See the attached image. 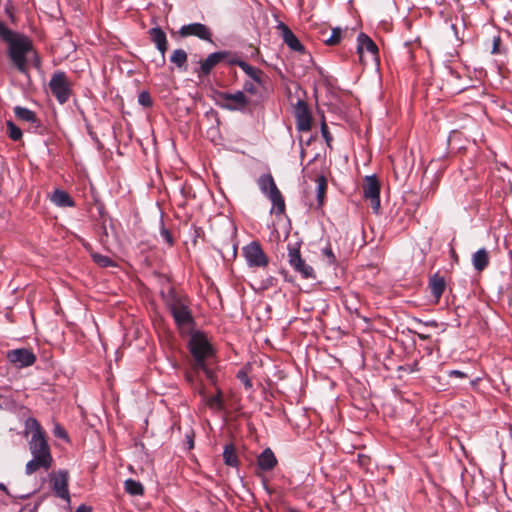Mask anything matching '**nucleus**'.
<instances>
[{"label":"nucleus","mask_w":512,"mask_h":512,"mask_svg":"<svg viewBox=\"0 0 512 512\" xmlns=\"http://www.w3.org/2000/svg\"><path fill=\"white\" fill-rule=\"evenodd\" d=\"M14 113L19 120L36 124V126L39 125V120L36 114L28 108L16 106L14 108Z\"/></svg>","instance_id":"obj_24"},{"label":"nucleus","mask_w":512,"mask_h":512,"mask_svg":"<svg viewBox=\"0 0 512 512\" xmlns=\"http://www.w3.org/2000/svg\"><path fill=\"white\" fill-rule=\"evenodd\" d=\"M317 183V201L318 206L321 207L324 204L325 195L327 191V179L324 175H319L316 178Z\"/></svg>","instance_id":"obj_28"},{"label":"nucleus","mask_w":512,"mask_h":512,"mask_svg":"<svg viewBox=\"0 0 512 512\" xmlns=\"http://www.w3.org/2000/svg\"><path fill=\"white\" fill-rule=\"evenodd\" d=\"M238 66L251 78L258 86L266 88L268 76L259 68L254 67L247 62H239Z\"/></svg>","instance_id":"obj_19"},{"label":"nucleus","mask_w":512,"mask_h":512,"mask_svg":"<svg viewBox=\"0 0 512 512\" xmlns=\"http://www.w3.org/2000/svg\"><path fill=\"white\" fill-rule=\"evenodd\" d=\"M138 102L143 107L149 108L153 105L152 98L148 91H142L138 96Z\"/></svg>","instance_id":"obj_35"},{"label":"nucleus","mask_w":512,"mask_h":512,"mask_svg":"<svg viewBox=\"0 0 512 512\" xmlns=\"http://www.w3.org/2000/svg\"><path fill=\"white\" fill-rule=\"evenodd\" d=\"M160 235L161 237L163 238V240L169 245V246H172L173 243H174V240H173V237L170 233L169 230H167L166 228H162L161 229V232H160Z\"/></svg>","instance_id":"obj_38"},{"label":"nucleus","mask_w":512,"mask_h":512,"mask_svg":"<svg viewBox=\"0 0 512 512\" xmlns=\"http://www.w3.org/2000/svg\"><path fill=\"white\" fill-rule=\"evenodd\" d=\"M53 435L56 437V438H59V439H63L65 441H68L69 440V437H68V434H67V431L65 430V428L58 422H55L54 423V428H53Z\"/></svg>","instance_id":"obj_34"},{"label":"nucleus","mask_w":512,"mask_h":512,"mask_svg":"<svg viewBox=\"0 0 512 512\" xmlns=\"http://www.w3.org/2000/svg\"><path fill=\"white\" fill-rule=\"evenodd\" d=\"M490 263V254L486 248L477 250L472 255V265L478 272L484 271Z\"/></svg>","instance_id":"obj_22"},{"label":"nucleus","mask_w":512,"mask_h":512,"mask_svg":"<svg viewBox=\"0 0 512 512\" xmlns=\"http://www.w3.org/2000/svg\"><path fill=\"white\" fill-rule=\"evenodd\" d=\"M49 88L60 104H65L72 94V84L63 71H56L51 76Z\"/></svg>","instance_id":"obj_8"},{"label":"nucleus","mask_w":512,"mask_h":512,"mask_svg":"<svg viewBox=\"0 0 512 512\" xmlns=\"http://www.w3.org/2000/svg\"><path fill=\"white\" fill-rule=\"evenodd\" d=\"M206 403L210 409L220 411L224 408L222 391L217 388V394L206 399Z\"/></svg>","instance_id":"obj_30"},{"label":"nucleus","mask_w":512,"mask_h":512,"mask_svg":"<svg viewBox=\"0 0 512 512\" xmlns=\"http://www.w3.org/2000/svg\"><path fill=\"white\" fill-rule=\"evenodd\" d=\"M296 127L300 132H308L312 127V116L305 101L299 100L295 105Z\"/></svg>","instance_id":"obj_14"},{"label":"nucleus","mask_w":512,"mask_h":512,"mask_svg":"<svg viewBox=\"0 0 512 512\" xmlns=\"http://www.w3.org/2000/svg\"><path fill=\"white\" fill-rule=\"evenodd\" d=\"M239 62H244V61L239 59V58H233V59L229 60V64H231V65H237L238 66Z\"/></svg>","instance_id":"obj_46"},{"label":"nucleus","mask_w":512,"mask_h":512,"mask_svg":"<svg viewBox=\"0 0 512 512\" xmlns=\"http://www.w3.org/2000/svg\"><path fill=\"white\" fill-rule=\"evenodd\" d=\"M217 104L228 111L241 112L243 114L252 113L256 103L252 101L244 91H236L234 93L218 91Z\"/></svg>","instance_id":"obj_5"},{"label":"nucleus","mask_w":512,"mask_h":512,"mask_svg":"<svg viewBox=\"0 0 512 512\" xmlns=\"http://www.w3.org/2000/svg\"><path fill=\"white\" fill-rule=\"evenodd\" d=\"M188 348L192 356V369L195 372L202 370L207 379L215 384V372L208 366V361L214 357L215 350L207 337L201 332L192 334L188 342Z\"/></svg>","instance_id":"obj_2"},{"label":"nucleus","mask_w":512,"mask_h":512,"mask_svg":"<svg viewBox=\"0 0 512 512\" xmlns=\"http://www.w3.org/2000/svg\"><path fill=\"white\" fill-rule=\"evenodd\" d=\"M7 125V134L13 141H19L22 138V131L21 129L15 125L14 122L11 120H8L6 122Z\"/></svg>","instance_id":"obj_31"},{"label":"nucleus","mask_w":512,"mask_h":512,"mask_svg":"<svg viewBox=\"0 0 512 512\" xmlns=\"http://www.w3.org/2000/svg\"><path fill=\"white\" fill-rule=\"evenodd\" d=\"M92 258L94 262L100 265L101 267H109L113 265V260L107 256L98 253H93Z\"/></svg>","instance_id":"obj_33"},{"label":"nucleus","mask_w":512,"mask_h":512,"mask_svg":"<svg viewBox=\"0 0 512 512\" xmlns=\"http://www.w3.org/2000/svg\"><path fill=\"white\" fill-rule=\"evenodd\" d=\"M188 437V444H189V449H192L194 447V442H193V439L190 438L189 436Z\"/></svg>","instance_id":"obj_47"},{"label":"nucleus","mask_w":512,"mask_h":512,"mask_svg":"<svg viewBox=\"0 0 512 512\" xmlns=\"http://www.w3.org/2000/svg\"><path fill=\"white\" fill-rule=\"evenodd\" d=\"M92 509L89 506L86 505H80L75 512H91Z\"/></svg>","instance_id":"obj_44"},{"label":"nucleus","mask_w":512,"mask_h":512,"mask_svg":"<svg viewBox=\"0 0 512 512\" xmlns=\"http://www.w3.org/2000/svg\"><path fill=\"white\" fill-rule=\"evenodd\" d=\"M69 472L67 470H58L49 474V481L54 495L67 503H70L69 493Z\"/></svg>","instance_id":"obj_9"},{"label":"nucleus","mask_w":512,"mask_h":512,"mask_svg":"<svg viewBox=\"0 0 512 512\" xmlns=\"http://www.w3.org/2000/svg\"><path fill=\"white\" fill-rule=\"evenodd\" d=\"M363 195L370 201L371 208L378 213L380 208V183L376 176H367L362 185Z\"/></svg>","instance_id":"obj_12"},{"label":"nucleus","mask_w":512,"mask_h":512,"mask_svg":"<svg viewBox=\"0 0 512 512\" xmlns=\"http://www.w3.org/2000/svg\"><path fill=\"white\" fill-rule=\"evenodd\" d=\"M51 200L57 206H60V207L74 206L73 199L70 197V195L67 192H65L63 190H59V189L55 190L51 197Z\"/></svg>","instance_id":"obj_25"},{"label":"nucleus","mask_w":512,"mask_h":512,"mask_svg":"<svg viewBox=\"0 0 512 512\" xmlns=\"http://www.w3.org/2000/svg\"><path fill=\"white\" fill-rule=\"evenodd\" d=\"M124 488L132 496H142L144 494L143 485L134 479H127L124 483Z\"/></svg>","instance_id":"obj_29"},{"label":"nucleus","mask_w":512,"mask_h":512,"mask_svg":"<svg viewBox=\"0 0 512 512\" xmlns=\"http://www.w3.org/2000/svg\"><path fill=\"white\" fill-rule=\"evenodd\" d=\"M425 325L432 326V327H437L438 326L437 322H435V321L427 322V323H425Z\"/></svg>","instance_id":"obj_48"},{"label":"nucleus","mask_w":512,"mask_h":512,"mask_svg":"<svg viewBox=\"0 0 512 512\" xmlns=\"http://www.w3.org/2000/svg\"><path fill=\"white\" fill-rule=\"evenodd\" d=\"M237 377L244 383L245 387L247 389H250L252 387V382L251 380L248 378V376L246 375L245 372H243L242 370L238 373Z\"/></svg>","instance_id":"obj_40"},{"label":"nucleus","mask_w":512,"mask_h":512,"mask_svg":"<svg viewBox=\"0 0 512 512\" xmlns=\"http://www.w3.org/2000/svg\"><path fill=\"white\" fill-rule=\"evenodd\" d=\"M228 52L219 51L210 54L205 60L200 62V68L196 71L199 78L208 76L213 68L221 61L225 60L228 56Z\"/></svg>","instance_id":"obj_16"},{"label":"nucleus","mask_w":512,"mask_h":512,"mask_svg":"<svg viewBox=\"0 0 512 512\" xmlns=\"http://www.w3.org/2000/svg\"><path fill=\"white\" fill-rule=\"evenodd\" d=\"M223 461L226 465L231 467H237L239 465L236 448L233 444L225 445L223 451Z\"/></svg>","instance_id":"obj_26"},{"label":"nucleus","mask_w":512,"mask_h":512,"mask_svg":"<svg viewBox=\"0 0 512 512\" xmlns=\"http://www.w3.org/2000/svg\"><path fill=\"white\" fill-rule=\"evenodd\" d=\"M33 65L36 67V68H40L41 66V60L38 56V54L33 50Z\"/></svg>","instance_id":"obj_43"},{"label":"nucleus","mask_w":512,"mask_h":512,"mask_svg":"<svg viewBox=\"0 0 512 512\" xmlns=\"http://www.w3.org/2000/svg\"><path fill=\"white\" fill-rule=\"evenodd\" d=\"M162 296L177 327L192 328L195 322L187 295L170 287L166 294L162 293Z\"/></svg>","instance_id":"obj_3"},{"label":"nucleus","mask_w":512,"mask_h":512,"mask_svg":"<svg viewBox=\"0 0 512 512\" xmlns=\"http://www.w3.org/2000/svg\"><path fill=\"white\" fill-rule=\"evenodd\" d=\"M357 54L359 62L363 65L367 63L366 54L371 62H378L379 50L375 42L365 33H360L357 37Z\"/></svg>","instance_id":"obj_10"},{"label":"nucleus","mask_w":512,"mask_h":512,"mask_svg":"<svg viewBox=\"0 0 512 512\" xmlns=\"http://www.w3.org/2000/svg\"><path fill=\"white\" fill-rule=\"evenodd\" d=\"M277 29L280 31V35L284 41V43L293 51L304 53L305 47L296 37V35L292 32V30L283 22H280L277 26Z\"/></svg>","instance_id":"obj_17"},{"label":"nucleus","mask_w":512,"mask_h":512,"mask_svg":"<svg viewBox=\"0 0 512 512\" xmlns=\"http://www.w3.org/2000/svg\"><path fill=\"white\" fill-rule=\"evenodd\" d=\"M257 464L263 471H270L277 465V458L270 448H266L257 458Z\"/></svg>","instance_id":"obj_21"},{"label":"nucleus","mask_w":512,"mask_h":512,"mask_svg":"<svg viewBox=\"0 0 512 512\" xmlns=\"http://www.w3.org/2000/svg\"><path fill=\"white\" fill-rule=\"evenodd\" d=\"M428 285L435 302L438 303L446 288L444 277L436 273L429 278Z\"/></svg>","instance_id":"obj_20"},{"label":"nucleus","mask_w":512,"mask_h":512,"mask_svg":"<svg viewBox=\"0 0 512 512\" xmlns=\"http://www.w3.org/2000/svg\"><path fill=\"white\" fill-rule=\"evenodd\" d=\"M321 134H322L323 138L325 139L326 144L328 146H330L333 138H332V135L330 134V132L328 130V126L325 122H323L321 124Z\"/></svg>","instance_id":"obj_37"},{"label":"nucleus","mask_w":512,"mask_h":512,"mask_svg":"<svg viewBox=\"0 0 512 512\" xmlns=\"http://www.w3.org/2000/svg\"><path fill=\"white\" fill-rule=\"evenodd\" d=\"M450 377H457V378H468V374L460 371V370H452L448 373Z\"/></svg>","instance_id":"obj_41"},{"label":"nucleus","mask_w":512,"mask_h":512,"mask_svg":"<svg viewBox=\"0 0 512 512\" xmlns=\"http://www.w3.org/2000/svg\"><path fill=\"white\" fill-rule=\"evenodd\" d=\"M0 38L8 44L7 54L16 69L28 72V56L33 52V43L25 35L18 34L0 21Z\"/></svg>","instance_id":"obj_1"},{"label":"nucleus","mask_w":512,"mask_h":512,"mask_svg":"<svg viewBox=\"0 0 512 512\" xmlns=\"http://www.w3.org/2000/svg\"><path fill=\"white\" fill-rule=\"evenodd\" d=\"M179 35L181 37H190L195 36L201 40L211 42L212 32L209 27L202 23H190L187 25H183L179 30Z\"/></svg>","instance_id":"obj_15"},{"label":"nucleus","mask_w":512,"mask_h":512,"mask_svg":"<svg viewBox=\"0 0 512 512\" xmlns=\"http://www.w3.org/2000/svg\"><path fill=\"white\" fill-rule=\"evenodd\" d=\"M0 489H1L2 491H6V490H7V489H6V486H5V485H3V484H0Z\"/></svg>","instance_id":"obj_50"},{"label":"nucleus","mask_w":512,"mask_h":512,"mask_svg":"<svg viewBox=\"0 0 512 512\" xmlns=\"http://www.w3.org/2000/svg\"><path fill=\"white\" fill-rule=\"evenodd\" d=\"M260 191L271 201V213L281 215L285 212V201L278 189L273 176L268 174L261 175L257 180Z\"/></svg>","instance_id":"obj_6"},{"label":"nucleus","mask_w":512,"mask_h":512,"mask_svg":"<svg viewBox=\"0 0 512 512\" xmlns=\"http://www.w3.org/2000/svg\"><path fill=\"white\" fill-rule=\"evenodd\" d=\"M187 380H188L189 382H192V381H193V376H192V375H190V374H187Z\"/></svg>","instance_id":"obj_49"},{"label":"nucleus","mask_w":512,"mask_h":512,"mask_svg":"<svg viewBox=\"0 0 512 512\" xmlns=\"http://www.w3.org/2000/svg\"><path fill=\"white\" fill-rule=\"evenodd\" d=\"M29 451L32 459L26 463L25 473L32 475L39 470L48 471L53 465V456L47 437L29 440Z\"/></svg>","instance_id":"obj_4"},{"label":"nucleus","mask_w":512,"mask_h":512,"mask_svg":"<svg viewBox=\"0 0 512 512\" xmlns=\"http://www.w3.org/2000/svg\"><path fill=\"white\" fill-rule=\"evenodd\" d=\"M25 428L27 431H30L32 433L31 439H39L46 436L45 430L40 425L39 421L36 418L30 417L25 422Z\"/></svg>","instance_id":"obj_23"},{"label":"nucleus","mask_w":512,"mask_h":512,"mask_svg":"<svg viewBox=\"0 0 512 512\" xmlns=\"http://www.w3.org/2000/svg\"><path fill=\"white\" fill-rule=\"evenodd\" d=\"M500 42H501L500 37H495L493 39V48H492V51H491L492 54H498L499 53Z\"/></svg>","instance_id":"obj_42"},{"label":"nucleus","mask_w":512,"mask_h":512,"mask_svg":"<svg viewBox=\"0 0 512 512\" xmlns=\"http://www.w3.org/2000/svg\"><path fill=\"white\" fill-rule=\"evenodd\" d=\"M416 334H417V336H418V338L420 340H428V339H430V335H428V334H424V333H416Z\"/></svg>","instance_id":"obj_45"},{"label":"nucleus","mask_w":512,"mask_h":512,"mask_svg":"<svg viewBox=\"0 0 512 512\" xmlns=\"http://www.w3.org/2000/svg\"><path fill=\"white\" fill-rule=\"evenodd\" d=\"M244 257L250 267H266L269 258L259 242L253 241L243 248Z\"/></svg>","instance_id":"obj_11"},{"label":"nucleus","mask_w":512,"mask_h":512,"mask_svg":"<svg viewBox=\"0 0 512 512\" xmlns=\"http://www.w3.org/2000/svg\"><path fill=\"white\" fill-rule=\"evenodd\" d=\"M187 53L183 49H176L173 51L170 57V61L175 64L179 69L186 70L187 64Z\"/></svg>","instance_id":"obj_27"},{"label":"nucleus","mask_w":512,"mask_h":512,"mask_svg":"<svg viewBox=\"0 0 512 512\" xmlns=\"http://www.w3.org/2000/svg\"><path fill=\"white\" fill-rule=\"evenodd\" d=\"M342 38V29L341 28H334L332 29L331 35L324 39V43L328 46H335L338 45Z\"/></svg>","instance_id":"obj_32"},{"label":"nucleus","mask_w":512,"mask_h":512,"mask_svg":"<svg viewBox=\"0 0 512 512\" xmlns=\"http://www.w3.org/2000/svg\"><path fill=\"white\" fill-rule=\"evenodd\" d=\"M323 254H324V255H325V257L328 259V262H329L330 264H334V263L336 262V257H335V255H334V253H333V251H332V249H331V247H330V246L325 247V248L323 249Z\"/></svg>","instance_id":"obj_39"},{"label":"nucleus","mask_w":512,"mask_h":512,"mask_svg":"<svg viewBox=\"0 0 512 512\" xmlns=\"http://www.w3.org/2000/svg\"><path fill=\"white\" fill-rule=\"evenodd\" d=\"M151 41L161 53V65L165 64V53L168 50V40L165 32L160 27L151 28L148 31Z\"/></svg>","instance_id":"obj_18"},{"label":"nucleus","mask_w":512,"mask_h":512,"mask_svg":"<svg viewBox=\"0 0 512 512\" xmlns=\"http://www.w3.org/2000/svg\"><path fill=\"white\" fill-rule=\"evenodd\" d=\"M244 93H248V94H251V95H255L258 93V88L256 86V83L255 82H252V81H245L244 84H243V90Z\"/></svg>","instance_id":"obj_36"},{"label":"nucleus","mask_w":512,"mask_h":512,"mask_svg":"<svg viewBox=\"0 0 512 512\" xmlns=\"http://www.w3.org/2000/svg\"><path fill=\"white\" fill-rule=\"evenodd\" d=\"M287 259L293 270L300 274L304 279H316V274L313 267L306 263L305 259L302 258L300 252V243L288 244Z\"/></svg>","instance_id":"obj_7"},{"label":"nucleus","mask_w":512,"mask_h":512,"mask_svg":"<svg viewBox=\"0 0 512 512\" xmlns=\"http://www.w3.org/2000/svg\"><path fill=\"white\" fill-rule=\"evenodd\" d=\"M7 359L14 367L21 369L32 366L37 358L30 349L19 348L8 351Z\"/></svg>","instance_id":"obj_13"}]
</instances>
